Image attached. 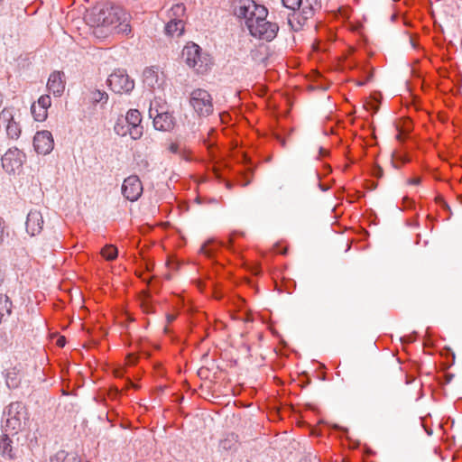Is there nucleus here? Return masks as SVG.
Returning a JSON list of instances; mask_svg holds the SVG:
<instances>
[{
  "label": "nucleus",
  "instance_id": "27",
  "mask_svg": "<svg viewBox=\"0 0 462 462\" xmlns=\"http://www.w3.org/2000/svg\"><path fill=\"white\" fill-rule=\"evenodd\" d=\"M68 453L64 450H59L51 457L49 462H68Z\"/></svg>",
  "mask_w": 462,
  "mask_h": 462
},
{
  "label": "nucleus",
  "instance_id": "4",
  "mask_svg": "<svg viewBox=\"0 0 462 462\" xmlns=\"http://www.w3.org/2000/svg\"><path fill=\"white\" fill-rule=\"evenodd\" d=\"M237 14L245 19V25L249 30L263 18H267L268 10L253 0H240Z\"/></svg>",
  "mask_w": 462,
  "mask_h": 462
},
{
  "label": "nucleus",
  "instance_id": "40",
  "mask_svg": "<svg viewBox=\"0 0 462 462\" xmlns=\"http://www.w3.org/2000/svg\"><path fill=\"white\" fill-rule=\"evenodd\" d=\"M320 153L321 154H325V153H327V151H325L324 149L320 148Z\"/></svg>",
  "mask_w": 462,
  "mask_h": 462
},
{
  "label": "nucleus",
  "instance_id": "25",
  "mask_svg": "<svg viewBox=\"0 0 462 462\" xmlns=\"http://www.w3.org/2000/svg\"><path fill=\"white\" fill-rule=\"evenodd\" d=\"M31 112L36 121L42 122L47 118V110L36 106V104L32 105Z\"/></svg>",
  "mask_w": 462,
  "mask_h": 462
},
{
  "label": "nucleus",
  "instance_id": "29",
  "mask_svg": "<svg viewBox=\"0 0 462 462\" xmlns=\"http://www.w3.org/2000/svg\"><path fill=\"white\" fill-rule=\"evenodd\" d=\"M51 105V100L49 95H42L39 97L36 106L47 110Z\"/></svg>",
  "mask_w": 462,
  "mask_h": 462
},
{
  "label": "nucleus",
  "instance_id": "13",
  "mask_svg": "<svg viewBox=\"0 0 462 462\" xmlns=\"http://www.w3.org/2000/svg\"><path fill=\"white\" fill-rule=\"evenodd\" d=\"M120 118L121 122L124 121L131 126L130 136L133 140H138L143 136L142 116L137 109H130L125 116H121Z\"/></svg>",
  "mask_w": 462,
  "mask_h": 462
},
{
  "label": "nucleus",
  "instance_id": "23",
  "mask_svg": "<svg viewBox=\"0 0 462 462\" xmlns=\"http://www.w3.org/2000/svg\"><path fill=\"white\" fill-rule=\"evenodd\" d=\"M114 131L117 135L126 136L127 134L130 135V132L132 131V129L127 123L124 121L121 122V118L118 117L115 124Z\"/></svg>",
  "mask_w": 462,
  "mask_h": 462
},
{
  "label": "nucleus",
  "instance_id": "42",
  "mask_svg": "<svg viewBox=\"0 0 462 462\" xmlns=\"http://www.w3.org/2000/svg\"><path fill=\"white\" fill-rule=\"evenodd\" d=\"M100 29H101V30H104V31H101V33L106 32V30H105V29H102V28H100Z\"/></svg>",
  "mask_w": 462,
  "mask_h": 462
},
{
  "label": "nucleus",
  "instance_id": "14",
  "mask_svg": "<svg viewBox=\"0 0 462 462\" xmlns=\"http://www.w3.org/2000/svg\"><path fill=\"white\" fill-rule=\"evenodd\" d=\"M43 225L44 220L42 212L37 209H32L26 218V232L31 236H35L42 231Z\"/></svg>",
  "mask_w": 462,
  "mask_h": 462
},
{
  "label": "nucleus",
  "instance_id": "26",
  "mask_svg": "<svg viewBox=\"0 0 462 462\" xmlns=\"http://www.w3.org/2000/svg\"><path fill=\"white\" fill-rule=\"evenodd\" d=\"M6 384L9 388H16L19 385V379L16 377V373L14 371H8L5 375Z\"/></svg>",
  "mask_w": 462,
  "mask_h": 462
},
{
  "label": "nucleus",
  "instance_id": "35",
  "mask_svg": "<svg viewBox=\"0 0 462 462\" xmlns=\"http://www.w3.org/2000/svg\"><path fill=\"white\" fill-rule=\"evenodd\" d=\"M119 394V392L117 389H112L108 393V397L112 400L116 399Z\"/></svg>",
  "mask_w": 462,
  "mask_h": 462
},
{
  "label": "nucleus",
  "instance_id": "11",
  "mask_svg": "<svg viewBox=\"0 0 462 462\" xmlns=\"http://www.w3.org/2000/svg\"><path fill=\"white\" fill-rule=\"evenodd\" d=\"M143 82L152 92L162 90L165 83V75L158 68H146L143 73Z\"/></svg>",
  "mask_w": 462,
  "mask_h": 462
},
{
  "label": "nucleus",
  "instance_id": "32",
  "mask_svg": "<svg viewBox=\"0 0 462 462\" xmlns=\"http://www.w3.org/2000/svg\"><path fill=\"white\" fill-rule=\"evenodd\" d=\"M210 242L205 244L200 248V252L208 256H210L212 254V250L209 248Z\"/></svg>",
  "mask_w": 462,
  "mask_h": 462
},
{
  "label": "nucleus",
  "instance_id": "39",
  "mask_svg": "<svg viewBox=\"0 0 462 462\" xmlns=\"http://www.w3.org/2000/svg\"><path fill=\"white\" fill-rule=\"evenodd\" d=\"M396 138L399 140V141H402V134L400 133L396 135Z\"/></svg>",
  "mask_w": 462,
  "mask_h": 462
},
{
  "label": "nucleus",
  "instance_id": "19",
  "mask_svg": "<svg viewBox=\"0 0 462 462\" xmlns=\"http://www.w3.org/2000/svg\"><path fill=\"white\" fill-rule=\"evenodd\" d=\"M168 151L171 153L178 155L180 160L189 162L192 160L191 152L184 144L180 143H171L168 146Z\"/></svg>",
  "mask_w": 462,
  "mask_h": 462
},
{
  "label": "nucleus",
  "instance_id": "41",
  "mask_svg": "<svg viewBox=\"0 0 462 462\" xmlns=\"http://www.w3.org/2000/svg\"><path fill=\"white\" fill-rule=\"evenodd\" d=\"M168 319H169V321H172L174 319V317L173 316H169Z\"/></svg>",
  "mask_w": 462,
  "mask_h": 462
},
{
  "label": "nucleus",
  "instance_id": "18",
  "mask_svg": "<svg viewBox=\"0 0 462 462\" xmlns=\"http://www.w3.org/2000/svg\"><path fill=\"white\" fill-rule=\"evenodd\" d=\"M2 117L7 120L6 134L11 139H18L21 134L20 125L14 120V116L9 110L4 109L1 113Z\"/></svg>",
  "mask_w": 462,
  "mask_h": 462
},
{
  "label": "nucleus",
  "instance_id": "8",
  "mask_svg": "<svg viewBox=\"0 0 462 462\" xmlns=\"http://www.w3.org/2000/svg\"><path fill=\"white\" fill-rule=\"evenodd\" d=\"M107 86L116 94L130 93L134 88V82L123 69L115 70L106 80Z\"/></svg>",
  "mask_w": 462,
  "mask_h": 462
},
{
  "label": "nucleus",
  "instance_id": "21",
  "mask_svg": "<svg viewBox=\"0 0 462 462\" xmlns=\"http://www.w3.org/2000/svg\"><path fill=\"white\" fill-rule=\"evenodd\" d=\"M185 17L186 6L182 3L173 5L168 11L169 20L185 22Z\"/></svg>",
  "mask_w": 462,
  "mask_h": 462
},
{
  "label": "nucleus",
  "instance_id": "37",
  "mask_svg": "<svg viewBox=\"0 0 462 462\" xmlns=\"http://www.w3.org/2000/svg\"><path fill=\"white\" fill-rule=\"evenodd\" d=\"M57 344L60 346H64L65 345V337H61L58 339L57 341Z\"/></svg>",
  "mask_w": 462,
  "mask_h": 462
},
{
  "label": "nucleus",
  "instance_id": "12",
  "mask_svg": "<svg viewBox=\"0 0 462 462\" xmlns=\"http://www.w3.org/2000/svg\"><path fill=\"white\" fill-rule=\"evenodd\" d=\"M33 147L39 154H49L54 147L51 133L48 130L38 131L33 137Z\"/></svg>",
  "mask_w": 462,
  "mask_h": 462
},
{
  "label": "nucleus",
  "instance_id": "24",
  "mask_svg": "<svg viewBox=\"0 0 462 462\" xmlns=\"http://www.w3.org/2000/svg\"><path fill=\"white\" fill-rule=\"evenodd\" d=\"M100 254L102 257L105 258L106 260L113 261L117 257L118 251L115 245H106L102 248Z\"/></svg>",
  "mask_w": 462,
  "mask_h": 462
},
{
  "label": "nucleus",
  "instance_id": "22",
  "mask_svg": "<svg viewBox=\"0 0 462 462\" xmlns=\"http://www.w3.org/2000/svg\"><path fill=\"white\" fill-rule=\"evenodd\" d=\"M88 100L93 105H97V104L104 105V104H106V102L108 100V94L104 90L96 89V88L91 89L89 91Z\"/></svg>",
  "mask_w": 462,
  "mask_h": 462
},
{
  "label": "nucleus",
  "instance_id": "34",
  "mask_svg": "<svg viewBox=\"0 0 462 462\" xmlns=\"http://www.w3.org/2000/svg\"><path fill=\"white\" fill-rule=\"evenodd\" d=\"M421 182L420 177H414L410 180H408V183L411 185H419Z\"/></svg>",
  "mask_w": 462,
  "mask_h": 462
},
{
  "label": "nucleus",
  "instance_id": "10",
  "mask_svg": "<svg viewBox=\"0 0 462 462\" xmlns=\"http://www.w3.org/2000/svg\"><path fill=\"white\" fill-rule=\"evenodd\" d=\"M122 194L129 201H136L143 194V183L136 175H131L124 180Z\"/></svg>",
  "mask_w": 462,
  "mask_h": 462
},
{
  "label": "nucleus",
  "instance_id": "6",
  "mask_svg": "<svg viewBox=\"0 0 462 462\" xmlns=\"http://www.w3.org/2000/svg\"><path fill=\"white\" fill-rule=\"evenodd\" d=\"M149 116L153 118V125L157 130L171 131L174 127V117L157 99L151 102Z\"/></svg>",
  "mask_w": 462,
  "mask_h": 462
},
{
  "label": "nucleus",
  "instance_id": "5",
  "mask_svg": "<svg viewBox=\"0 0 462 462\" xmlns=\"http://www.w3.org/2000/svg\"><path fill=\"white\" fill-rule=\"evenodd\" d=\"M184 62L196 72L203 74L209 69V60L201 52V48L194 43H188L182 50Z\"/></svg>",
  "mask_w": 462,
  "mask_h": 462
},
{
  "label": "nucleus",
  "instance_id": "16",
  "mask_svg": "<svg viewBox=\"0 0 462 462\" xmlns=\"http://www.w3.org/2000/svg\"><path fill=\"white\" fill-rule=\"evenodd\" d=\"M20 156L21 153L18 149H9L2 157L4 169L9 173L14 172L15 169H18L22 165Z\"/></svg>",
  "mask_w": 462,
  "mask_h": 462
},
{
  "label": "nucleus",
  "instance_id": "28",
  "mask_svg": "<svg viewBox=\"0 0 462 462\" xmlns=\"http://www.w3.org/2000/svg\"><path fill=\"white\" fill-rule=\"evenodd\" d=\"M141 307L145 313H153V306L150 302L149 296L146 295L141 300Z\"/></svg>",
  "mask_w": 462,
  "mask_h": 462
},
{
  "label": "nucleus",
  "instance_id": "36",
  "mask_svg": "<svg viewBox=\"0 0 462 462\" xmlns=\"http://www.w3.org/2000/svg\"><path fill=\"white\" fill-rule=\"evenodd\" d=\"M5 281V272L4 269L0 266V286Z\"/></svg>",
  "mask_w": 462,
  "mask_h": 462
},
{
  "label": "nucleus",
  "instance_id": "38",
  "mask_svg": "<svg viewBox=\"0 0 462 462\" xmlns=\"http://www.w3.org/2000/svg\"><path fill=\"white\" fill-rule=\"evenodd\" d=\"M406 202L409 203V204H412L413 203L411 200H410L409 198H404L403 199V203H406Z\"/></svg>",
  "mask_w": 462,
  "mask_h": 462
},
{
  "label": "nucleus",
  "instance_id": "17",
  "mask_svg": "<svg viewBox=\"0 0 462 462\" xmlns=\"http://www.w3.org/2000/svg\"><path fill=\"white\" fill-rule=\"evenodd\" d=\"M9 432H5L0 437V454L5 459L13 460L17 457L16 448L13 446V440Z\"/></svg>",
  "mask_w": 462,
  "mask_h": 462
},
{
  "label": "nucleus",
  "instance_id": "2",
  "mask_svg": "<svg viewBox=\"0 0 462 462\" xmlns=\"http://www.w3.org/2000/svg\"><path fill=\"white\" fill-rule=\"evenodd\" d=\"M282 2L286 8L292 11L288 15V23L294 31L300 30L321 7L320 0H282Z\"/></svg>",
  "mask_w": 462,
  "mask_h": 462
},
{
  "label": "nucleus",
  "instance_id": "31",
  "mask_svg": "<svg viewBox=\"0 0 462 462\" xmlns=\"http://www.w3.org/2000/svg\"><path fill=\"white\" fill-rule=\"evenodd\" d=\"M216 134V131L214 129H210V131L208 132V139H205L204 140V143L205 145L207 146V148L210 151V152L212 153V149H213V146H214V143L212 141V137L213 135Z\"/></svg>",
  "mask_w": 462,
  "mask_h": 462
},
{
  "label": "nucleus",
  "instance_id": "15",
  "mask_svg": "<svg viewBox=\"0 0 462 462\" xmlns=\"http://www.w3.org/2000/svg\"><path fill=\"white\" fill-rule=\"evenodd\" d=\"M66 80L65 74L62 71H53L51 73L48 82L47 89L52 93L55 97H60L65 90Z\"/></svg>",
  "mask_w": 462,
  "mask_h": 462
},
{
  "label": "nucleus",
  "instance_id": "7",
  "mask_svg": "<svg viewBox=\"0 0 462 462\" xmlns=\"http://www.w3.org/2000/svg\"><path fill=\"white\" fill-rule=\"evenodd\" d=\"M189 104L200 116H208L213 112L212 97L205 89H194L189 97Z\"/></svg>",
  "mask_w": 462,
  "mask_h": 462
},
{
  "label": "nucleus",
  "instance_id": "33",
  "mask_svg": "<svg viewBox=\"0 0 462 462\" xmlns=\"http://www.w3.org/2000/svg\"><path fill=\"white\" fill-rule=\"evenodd\" d=\"M237 235H243V233H239V232H233L232 234H230L229 236V238H228V247L231 248L233 243H234V239L235 237L237 236Z\"/></svg>",
  "mask_w": 462,
  "mask_h": 462
},
{
  "label": "nucleus",
  "instance_id": "9",
  "mask_svg": "<svg viewBox=\"0 0 462 462\" xmlns=\"http://www.w3.org/2000/svg\"><path fill=\"white\" fill-rule=\"evenodd\" d=\"M278 31V24L267 21L266 18H263L261 22L259 21L249 29L252 36L266 42L273 41L276 37Z\"/></svg>",
  "mask_w": 462,
  "mask_h": 462
},
{
  "label": "nucleus",
  "instance_id": "3",
  "mask_svg": "<svg viewBox=\"0 0 462 462\" xmlns=\"http://www.w3.org/2000/svg\"><path fill=\"white\" fill-rule=\"evenodd\" d=\"M4 413L6 416V420L3 430L11 435H16L22 430L23 424L29 420L27 408L21 402H11Z\"/></svg>",
  "mask_w": 462,
  "mask_h": 462
},
{
  "label": "nucleus",
  "instance_id": "20",
  "mask_svg": "<svg viewBox=\"0 0 462 462\" xmlns=\"http://www.w3.org/2000/svg\"><path fill=\"white\" fill-rule=\"evenodd\" d=\"M185 22L169 20L164 31L168 36L180 37L184 32Z\"/></svg>",
  "mask_w": 462,
  "mask_h": 462
},
{
  "label": "nucleus",
  "instance_id": "1",
  "mask_svg": "<svg viewBox=\"0 0 462 462\" xmlns=\"http://www.w3.org/2000/svg\"><path fill=\"white\" fill-rule=\"evenodd\" d=\"M130 20V14L119 6L102 8L92 17L95 26L105 29L106 33L123 35H129L132 32Z\"/></svg>",
  "mask_w": 462,
  "mask_h": 462
},
{
  "label": "nucleus",
  "instance_id": "30",
  "mask_svg": "<svg viewBox=\"0 0 462 462\" xmlns=\"http://www.w3.org/2000/svg\"><path fill=\"white\" fill-rule=\"evenodd\" d=\"M9 236V233L6 230L5 221L0 217V245L5 242V240Z\"/></svg>",
  "mask_w": 462,
  "mask_h": 462
}]
</instances>
